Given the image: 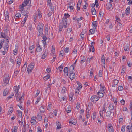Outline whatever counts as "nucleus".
Returning <instances> with one entry per match:
<instances>
[{
	"instance_id": "c9c22d12",
	"label": "nucleus",
	"mask_w": 132,
	"mask_h": 132,
	"mask_svg": "<svg viewBox=\"0 0 132 132\" xmlns=\"http://www.w3.org/2000/svg\"><path fill=\"white\" fill-rule=\"evenodd\" d=\"M92 25L95 28H96V27H97V21H93L92 22Z\"/></svg>"
},
{
	"instance_id": "774afa93",
	"label": "nucleus",
	"mask_w": 132,
	"mask_h": 132,
	"mask_svg": "<svg viewBox=\"0 0 132 132\" xmlns=\"http://www.w3.org/2000/svg\"><path fill=\"white\" fill-rule=\"evenodd\" d=\"M51 54V55H52L53 56V58L55 59L56 57V55L54 53H52V54Z\"/></svg>"
},
{
	"instance_id": "4be33fe9",
	"label": "nucleus",
	"mask_w": 132,
	"mask_h": 132,
	"mask_svg": "<svg viewBox=\"0 0 132 132\" xmlns=\"http://www.w3.org/2000/svg\"><path fill=\"white\" fill-rule=\"evenodd\" d=\"M29 129V126L28 125H26L24 127V129L25 130H22V132H26V131H27L28 129Z\"/></svg>"
},
{
	"instance_id": "58836bf2",
	"label": "nucleus",
	"mask_w": 132,
	"mask_h": 132,
	"mask_svg": "<svg viewBox=\"0 0 132 132\" xmlns=\"http://www.w3.org/2000/svg\"><path fill=\"white\" fill-rule=\"evenodd\" d=\"M79 90L78 89L76 88L75 90V95L76 96H77L78 95L79 93Z\"/></svg>"
},
{
	"instance_id": "7c9ffc66",
	"label": "nucleus",
	"mask_w": 132,
	"mask_h": 132,
	"mask_svg": "<svg viewBox=\"0 0 132 132\" xmlns=\"http://www.w3.org/2000/svg\"><path fill=\"white\" fill-rule=\"evenodd\" d=\"M63 64H62L58 68V70H59L60 72H61L63 69Z\"/></svg>"
},
{
	"instance_id": "c756f323",
	"label": "nucleus",
	"mask_w": 132,
	"mask_h": 132,
	"mask_svg": "<svg viewBox=\"0 0 132 132\" xmlns=\"http://www.w3.org/2000/svg\"><path fill=\"white\" fill-rule=\"evenodd\" d=\"M26 6V4H25L23 3L22 5L20 7V9L22 11L23 10L24 7Z\"/></svg>"
},
{
	"instance_id": "b1692460",
	"label": "nucleus",
	"mask_w": 132,
	"mask_h": 132,
	"mask_svg": "<svg viewBox=\"0 0 132 132\" xmlns=\"http://www.w3.org/2000/svg\"><path fill=\"white\" fill-rule=\"evenodd\" d=\"M126 128L128 129L127 131L128 132H130V131L132 130V126H127Z\"/></svg>"
},
{
	"instance_id": "dca6fc26",
	"label": "nucleus",
	"mask_w": 132,
	"mask_h": 132,
	"mask_svg": "<svg viewBox=\"0 0 132 132\" xmlns=\"http://www.w3.org/2000/svg\"><path fill=\"white\" fill-rule=\"evenodd\" d=\"M114 105L112 103H110L108 107L109 109L110 110H113L114 109Z\"/></svg>"
},
{
	"instance_id": "79ce46f5",
	"label": "nucleus",
	"mask_w": 132,
	"mask_h": 132,
	"mask_svg": "<svg viewBox=\"0 0 132 132\" xmlns=\"http://www.w3.org/2000/svg\"><path fill=\"white\" fill-rule=\"evenodd\" d=\"M42 50L41 47H37L36 49V51L37 52H39Z\"/></svg>"
},
{
	"instance_id": "bf43d9fd",
	"label": "nucleus",
	"mask_w": 132,
	"mask_h": 132,
	"mask_svg": "<svg viewBox=\"0 0 132 132\" xmlns=\"http://www.w3.org/2000/svg\"><path fill=\"white\" fill-rule=\"evenodd\" d=\"M95 5H96V7H97L99 6V5L98 4L97 0H95Z\"/></svg>"
},
{
	"instance_id": "6ab92c4d",
	"label": "nucleus",
	"mask_w": 132,
	"mask_h": 132,
	"mask_svg": "<svg viewBox=\"0 0 132 132\" xmlns=\"http://www.w3.org/2000/svg\"><path fill=\"white\" fill-rule=\"evenodd\" d=\"M42 114L40 113H38L37 118L39 121H40L42 119Z\"/></svg>"
},
{
	"instance_id": "423d86ee",
	"label": "nucleus",
	"mask_w": 132,
	"mask_h": 132,
	"mask_svg": "<svg viewBox=\"0 0 132 132\" xmlns=\"http://www.w3.org/2000/svg\"><path fill=\"white\" fill-rule=\"evenodd\" d=\"M106 116L108 118H112L114 116V112L112 113L110 111H108L106 113Z\"/></svg>"
},
{
	"instance_id": "2f4dec72",
	"label": "nucleus",
	"mask_w": 132,
	"mask_h": 132,
	"mask_svg": "<svg viewBox=\"0 0 132 132\" xmlns=\"http://www.w3.org/2000/svg\"><path fill=\"white\" fill-rule=\"evenodd\" d=\"M50 78V76L49 75H47L46 76L44 77L43 79L45 80L46 81Z\"/></svg>"
},
{
	"instance_id": "9b49d317",
	"label": "nucleus",
	"mask_w": 132,
	"mask_h": 132,
	"mask_svg": "<svg viewBox=\"0 0 132 132\" xmlns=\"http://www.w3.org/2000/svg\"><path fill=\"white\" fill-rule=\"evenodd\" d=\"M104 93L103 90H100L97 93L98 95V97H102L104 96L103 93Z\"/></svg>"
},
{
	"instance_id": "052dcab7",
	"label": "nucleus",
	"mask_w": 132,
	"mask_h": 132,
	"mask_svg": "<svg viewBox=\"0 0 132 132\" xmlns=\"http://www.w3.org/2000/svg\"><path fill=\"white\" fill-rule=\"evenodd\" d=\"M18 51L17 50L15 49L13 51V53L14 55H16Z\"/></svg>"
},
{
	"instance_id": "f3484780",
	"label": "nucleus",
	"mask_w": 132,
	"mask_h": 132,
	"mask_svg": "<svg viewBox=\"0 0 132 132\" xmlns=\"http://www.w3.org/2000/svg\"><path fill=\"white\" fill-rule=\"evenodd\" d=\"M75 77V75L74 73H72L69 75V77L71 80L73 79Z\"/></svg>"
},
{
	"instance_id": "20e7f679",
	"label": "nucleus",
	"mask_w": 132,
	"mask_h": 132,
	"mask_svg": "<svg viewBox=\"0 0 132 132\" xmlns=\"http://www.w3.org/2000/svg\"><path fill=\"white\" fill-rule=\"evenodd\" d=\"M9 76V75L5 74V77L3 78V82L6 84H7L9 83V81L10 79Z\"/></svg>"
},
{
	"instance_id": "a211bd4d",
	"label": "nucleus",
	"mask_w": 132,
	"mask_h": 132,
	"mask_svg": "<svg viewBox=\"0 0 132 132\" xmlns=\"http://www.w3.org/2000/svg\"><path fill=\"white\" fill-rule=\"evenodd\" d=\"M101 61L102 62H103V65L105 67V61L104 55H103L102 56Z\"/></svg>"
},
{
	"instance_id": "ddd939ff",
	"label": "nucleus",
	"mask_w": 132,
	"mask_h": 132,
	"mask_svg": "<svg viewBox=\"0 0 132 132\" xmlns=\"http://www.w3.org/2000/svg\"><path fill=\"white\" fill-rule=\"evenodd\" d=\"M68 71L69 70L68 67H66L64 68V75L65 76H68Z\"/></svg>"
},
{
	"instance_id": "603ef678",
	"label": "nucleus",
	"mask_w": 132,
	"mask_h": 132,
	"mask_svg": "<svg viewBox=\"0 0 132 132\" xmlns=\"http://www.w3.org/2000/svg\"><path fill=\"white\" fill-rule=\"evenodd\" d=\"M96 113L95 112H94L93 114V117L92 118L94 120L96 118Z\"/></svg>"
},
{
	"instance_id": "338daca9",
	"label": "nucleus",
	"mask_w": 132,
	"mask_h": 132,
	"mask_svg": "<svg viewBox=\"0 0 132 132\" xmlns=\"http://www.w3.org/2000/svg\"><path fill=\"white\" fill-rule=\"evenodd\" d=\"M125 126H123L121 129V131H122V132H125Z\"/></svg>"
},
{
	"instance_id": "4468645a",
	"label": "nucleus",
	"mask_w": 132,
	"mask_h": 132,
	"mask_svg": "<svg viewBox=\"0 0 132 132\" xmlns=\"http://www.w3.org/2000/svg\"><path fill=\"white\" fill-rule=\"evenodd\" d=\"M74 70V68L73 66L71 65L69 69V74H71L72 73H73V71Z\"/></svg>"
},
{
	"instance_id": "412c9836",
	"label": "nucleus",
	"mask_w": 132,
	"mask_h": 132,
	"mask_svg": "<svg viewBox=\"0 0 132 132\" xmlns=\"http://www.w3.org/2000/svg\"><path fill=\"white\" fill-rule=\"evenodd\" d=\"M40 112L41 113H43L45 111V109L43 106H41L40 108Z\"/></svg>"
},
{
	"instance_id": "f03ea898",
	"label": "nucleus",
	"mask_w": 132,
	"mask_h": 132,
	"mask_svg": "<svg viewBox=\"0 0 132 132\" xmlns=\"http://www.w3.org/2000/svg\"><path fill=\"white\" fill-rule=\"evenodd\" d=\"M37 29L39 32L38 36H40L43 34V27L40 24L38 26Z\"/></svg>"
},
{
	"instance_id": "f257e3e1",
	"label": "nucleus",
	"mask_w": 132,
	"mask_h": 132,
	"mask_svg": "<svg viewBox=\"0 0 132 132\" xmlns=\"http://www.w3.org/2000/svg\"><path fill=\"white\" fill-rule=\"evenodd\" d=\"M67 19L66 18H63L62 22H61L59 24V31H61L63 27H64L65 28H66L67 25Z\"/></svg>"
},
{
	"instance_id": "680f3d73",
	"label": "nucleus",
	"mask_w": 132,
	"mask_h": 132,
	"mask_svg": "<svg viewBox=\"0 0 132 132\" xmlns=\"http://www.w3.org/2000/svg\"><path fill=\"white\" fill-rule=\"evenodd\" d=\"M99 114H100V116L102 117V118L103 119L104 118H103V117L102 116V115L103 114V111H100V113H99Z\"/></svg>"
},
{
	"instance_id": "e2e57ef3",
	"label": "nucleus",
	"mask_w": 132,
	"mask_h": 132,
	"mask_svg": "<svg viewBox=\"0 0 132 132\" xmlns=\"http://www.w3.org/2000/svg\"><path fill=\"white\" fill-rule=\"evenodd\" d=\"M17 62H21L22 61V59L20 56L18 57L17 59Z\"/></svg>"
},
{
	"instance_id": "de8ad7c7",
	"label": "nucleus",
	"mask_w": 132,
	"mask_h": 132,
	"mask_svg": "<svg viewBox=\"0 0 132 132\" xmlns=\"http://www.w3.org/2000/svg\"><path fill=\"white\" fill-rule=\"evenodd\" d=\"M42 37L43 40L46 41L47 39V38L45 35H43L42 36Z\"/></svg>"
},
{
	"instance_id": "49530a36",
	"label": "nucleus",
	"mask_w": 132,
	"mask_h": 132,
	"mask_svg": "<svg viewBox=\"0 0 132 132\" xmlns=\"http://www.w3.org/2000/svg\"><path fill=\"white\" fill-rule=\"evenodd\" d=\"M41 99V98L40 97H38L37 101L35 103V104H37L40 101Z\"/></svg>"
},
{
	"instance_id": "69168bd1",
	"label": "nucleus",
	"mask_w": 132,
	"mask_h": 132,
	"mask_svg": "<svg viewBox=\"0 0 132 132\" xmlns=\"http://www.w3.org/2000/svg\"><path fill=\"white\" fill-rule=\"evenodd\" d=\"M13 111V108L12 107H11L10 108V109L9 110V112H10L11 113H12Z\"/></svg>"
},
{
	"instance_id": "e433bc0d",
	"label": "nucleus",
	"mask_w": 132,
	"mask_h": 132,
	"mask_svg": "<svg viewBox=\"0 0 132 132\" xmlns=\"http://www.w3.org/2000/svg\"><path fill=\"white\" fill-rule=\"evenodd\" d=\"M49 6L50 7L51 11L53 12V11H54V6L52 4H50Z\"/></svg>"
},
{
	"instance_id": "a18cd8bd",
	"label": "nucleus",
	"mask_w": 132,
	"mask_h": 132,
	"mask_svg": "<svg viewBox=\"0 0 132 132\" xmlns=\"http://www.w3.org/2000/svg\"><path fill=\"white\" fill-rule=\"evenodd\" d=\"M98 76L100 77H101L102 76V71L101 70H100L99 71Z\"/></svg>"
},
{
	"instance_id": "aec40b11",
	"label": "nucleus",
	"mask_w": 132,
	"mask_h": 132,
	"mask_svg": "<svg viewBox=\"0 0 132 132\" xmlns=\"http://www.w3.org/2000/svg\"><path fill=\"white\" fill-rule=\"evenodd\" d=\"M112 7V5L110 3L107 4L106 5V7L108 10L110 9Z\"/></svg>"
},
{
	"instance_id": "ea45409f",
	"label": "nucleus",
	"mask_w": 132,
	"mask_h": 132,
	"mask_svg": "<svg viewBox=\"0 0 132 132\" xmlns=\"http://www.w3.org/2000/svg\"><path fill=\"white\" fill-rule=\"evenodd\" d=\"M20 104H18L17 106L19 107L20 109L22 110H23V108L21 106L22 105V104L21 103L22 102H20Z\"/></svg>"
},
{
	"instance_id": "c03bdc74",
	"label": "nucleus",
	"mask_w": 132,
	"mask_h": 132,
	"mask_svg": "<svg viewBox=\"0 0 132 132\" xmlns=\"http://www.w3.org/2000/svg\"><path fill=\"white\" fill-rule=\"evenodd\" d=\"M119 82V81L117 79H115L114 80V85H117Z\"/></svg>"
},
{
	"instance_id": "473e14b6",
	"label": "nucleus",
	"mask_w": 132,
	"mask_h": 132,
	"mask_svg": "<svg viewBox=\"0 0 132 132\" xmlns=\"http://www.w3.org/2000/svg\"><path fill=\"white\" fill-rule=\"evenodd\" d=\"M8 47L9 46L7 43L5 46L4 47V50L5 51V52H7V51Z\"/></svg>"
},
{
	"instance_id": "5fc2aeb1",
	"label": "nucleus",
	"mask_w": 132,
	"mask_h": 132,
	"mask_svg": "<svg viewBox=\"0 0 132 132\" xmlns=\"http://www.w3.org/2000/svg\"><path fill=\"white\" fill-rule=\"evenodd\" d=\"M118 89L119 91H122L123 90V88L122 86H119L118 87Z\"/></svg>"
},
{
	"instance_id": "13d9d810",
	"label": "nucleus",
	"mask_w": 132,
	"mask_h": 132,
	"mask_svg": "<svg viewBox=\"0 0 132 132\" xmlns=\"http://www.w3.org/2000/svg\"><path fill=\"white\" fill-rule=\"evenodd\" d=\"M72 29L71 28H68L67 29V31L68 33H69L72 31Z\"/></svg>"
},
{
	"instance_id": "0e129e2a",
	"label": "nucleus",
	"mask_w": 132,
	"mask_h": 132,
	"mask_svg": "<svg viewBox=\"0 0 132 132\" xmlns=\"http://www.w3.org/2000/svg\"><path fill=\"white\" fill-rule=\"evenodd\" d=\"M86 58L84 56L83 57L81 58V61L83 62H85V61Z\"/></svg>"
},
{
	"instance_id": "5701e85b",
	"label": "nucleus",
	"mask_w": 132,
	"mask_h": 132,
	"mask_svg": "<svg viewBox=\"0 0 132 132\" xmlns=\"http://www.w3.org/2000/svg\"><path fill=\"white\" fill-rule=\"evenodd\" d=\"M21 16V14L20 13H18L16 14L15 16H14L15 18H14L15 19H18Z\"/></svg>"
},
{
	"instance_id": "f704fd0d",
	"label": "nucleus",
	"mask_w": 132,
	"mask_h": 132,
	"mask_svg": "<svg viewBox=\"0 0 132 132\" xmlns=\"http://www.w3.org/2000/svg\"><path fill=\"white\" fill-rule=\"evenodd\" d=\"M19 86L17 87V86H14V90L16 92H18L19 88Z\"/></svg>"
},
{
	"instance_id": "72a5a7b5",
	"label": "nucleus",
	"mask_w": 132,
	"mask_h": 132,
	"mask_svg": "<svg viewBox=\"0 0 132 132\" xmlns=\"http://www.w3.org/2000/svg\"><path fill=\"white\" fill-rule=\"evenodd\" d=\"M94 46H90L89 50V52H90L92 51L93 52L94 51Z\"/></svg>"
},
{
	"instance_id": "bb28decb",
	"label": "nucleus",
	"mask_w": 132,
	"mask_h": 132,
	"mask_svg": "<svg viewBox=\"0 0 132 132\" xmlns=\"http://www.w3.org/2000/svg\"><path fill=\"white\" fill-rule=\"evenodd\" d=\"M47 51H45L44 52L42 57V59H44L46 57V56L47 55Z\"/></svg>"
},
{
	"instance_id": "c85d7f7f",
	"label": "nucleus",
	"mask_w": 132,
	"mask_h": 132,
	"mask_svg": "<svg viewBox=\"0 0 132 132\" xmlns=\"http://www.w3.org/2000/svg\"><path fill=\"white\" fill-rule=\"evenodd\" d=\"M18 129V127H17L14 126V128L11 129L12 132H17Z\"/></svg>"
},
{
	"instance_id": "3c124183",
	"label": "nucleus",
	"mask_w": 132,
	"mask_h": 132,
	"mask_svg": "<svg viewBox=\"0 0 132 132\" xmlns=\"http://www.w3.org/2000/svg\"><path fill=\"white\" fill-rule=\"evenodd\" d=\"M66 91V88L65 87H64L62 90V92L64 93Z\"/></svg>"
},
{
	"instance_id": "37998d69",
	"label": "nucleus",
	"mask_w": 132,
	"mask_h": 132,
	"mask_svg": "<svg viewBox=\"0 0 132 132\" xmlns=\"http://www.w3.org/2000/svg\"><path fill=\"white\" fill-rule=\"evenodd\" d=\"M89 32L90 34H93L95 32V29H91L89 30Z\"/></svg>"
},
{
	"instance_id": "393cba45",
	"label": "nucleus",
	"mask_w": 132,
	"mask_h": 132,
	"mask_svg": "<svg viewBox=\"0 0 132 132\" xmlns=\"http://www.w3.org/2000/svg\"><path fill=\"white\" fill-rule=\"evenodd\" d=\"M8 91L7 89H5L4 91L3 94L4 96L8 94Z\"/></svg>"
},
{
	"instance_id": "f8f14e48",
	"label": "nucleus",
	"mask_w": 132,
	"mask_h": 132,
	"mask_svg": "<svg viewBox=\"0 0 132 132\" xmlns=\"http://www.w3.org/2000/svg\"><path fill=\"white\" fill-rule=\"evenodd\" d=\"M116 22H117V26L116 27V28L117 30H119L122 27V25L119 22H118V21H117V20L116 21Z\"/></svg>"
},
{
	"instance_id": "1a4fd4ad",
	"label": "nucleus",
	"mask_w": 132,
	"mask_h": 132,
	"mask_svg": "<svg viewBox=\"0 0 132 132\" xmlns=\"http://www.w3.org/2000/svg\"><path fill=\"white\" fill-rule=\"evenodd\" d=\"M29 9H27V10H23L22 11V14L24 16L28 15H27L29 13Z\"/></svg>"
},
{
	"instance_id": "a878e982",
	"label": "nucleus",
	"mask_w": 132,
	"mask_h": 132,
	"mask_svg": "<svg viewBox=\"0 0 132 132\" xmlns=\"http://www.w3.org/2000/svg\"><path fill=\"white\" fill-rule=\"evenodd\" d=\"M91 12L92 13V14L93 15H95L96 14V12L95 9V8H92Z\"/></svg>"
},
{
	"instance_id": "09e8293b",
	"label": "nucleus",
	"mask_w": 132,
	"mask_h": 132,
	"mask_svg": "<svg viewBox=\"0 0 132 132\" xmlns=\"http://www.w3.org/2000/svg\"><path fill=\"white\" fill-rule=\"evenodd\" d=\"M18 114L19 116H22V112L19 110H18L17 111Z\"/></svg>"
},
{
	"instance_id": "4d7b16f0",
	"label": "nucleus",
	"mask_w": 132,
	"mask_h": 132,
	"mask_svg": "<svg viewBox=\"0 0 132 132\" xmlns=\"http://www.w3.org/2000/svg\"><path fill=\"white\" fill-rule=\"evenodd\" d=\"M83 17H81L80 18H77L76 19V20L77 21V22L78 23L79 22V20H82V19Z\"/></svg>"
},
{
	"instance_id": "7ed1b4c3",
	"label": "nucleus",
	"mask_w": 132,
	"mask_h": 132,
	"mask_svg": "<svg viewBox=\"0 0 132 132\" xmlns=\"http://www.w3.org/2000/svg\"><path fill=\"white\" fill-rule=\"evenodd\" d=\"M15 96L17 100L19 102H22L21 100H22L24 98V95H22L21 96H20L18 93V92H16L15 94Z\"/></svg>"
},
{
	"instance_id": "cd10ccee",
	"label": "nucleus",
	"mask_w": 132,
	"mask_h": 132,
	"mask_svg": "<svg viewBox=\"0 0 132 132\" xmlns=\"http://www.w3.org/2000/svg\"><path fill=\"white\" fill-rule=\"evenodd\" d=\"M14 18L15 17H14L13 19V22L14 23H15L16 24H18L20 23V21H18L17 20H18V19H15Z\"/></svg>"
},
{
	"instance_id": "6e6d98bb",
	"label": "nucleus",
	"mask_w": 132,
	"mask_h": 132,
	"mask_svg": "<svg viewBox=\"0 0 132 132\" xmlns=\"http://www.w3.org/2000/svg\"><path fill=\"white\" fill-rule=\"evenodd\" d=\"M40 91H39V90L38 89H37V93L35 95V97H36L37 96H38V95L40 93Z\"/></svg>"
},
{
	"instance_id": "39448f33",
	"label": "nucleus",
	"mask_w": 132,
	"mask_h": 132,
	"mask_svg": "<svg viewBox=\"0 0 132 132\" xmlns=\"http://www.w3.org/2000/svg\"><path fill=\"white\" fill-rule=\"evenodd\" d=\"M34 64L33 63H31L28 66L27 68V71L28 73L31 72L32 70L33 69Z\"/></svg>"
},
{
	"instance_id": "4c0bfd02",
	"label": "nucleus",
	"mask_w": 132,
	"mask_h": 132,
	"mask_svg": "<svg viewBox=\"0 0 132 132\" xmlns=\"http://www.w3.org/2000/svg\"><path fill=\"white\" fill-rule=\"evenodd\" d=\"M129 50V46L128 45L126 46L124 48V50L125 51Z\"/></svg>"
},
{
	"instance_id": "9d476101",
	"label": "nucleus",
	"mask_w": 132,
	"mask_h": 132,
	"mask_svg": "<svg viewBox=\"0 0 132 132\" xmlns=\"http://www.w3.org/2000/svg\"><path fill=\"white\" fill-rule=\"evenodd\" d=\"M36 118L34 116H33L31 118L30 122L32 125H35L36 123Z\"/></svg>"
},
{
	"instance_id": "0eeeda50",
	"label": "nucleus",
	"mask_w": 132,
	"mask_h": 132,
	"mask_svg": "<svg viewBox=\"0 0 132 132\" xmlns=\"http://www.w3.org/2000/svg\"><path fill=\"white\" fill-rule=\"evenodd\" d=\"M99 99V97L96 95H94L91 97L90 100L92 102H94V101H98Z\"/></svg>"
},
{
	"instance_id": "8fccbe9b",
	"label": "nucleus",
	"mask_w": 132,
	"mask_h": 132,
	"mask_svg": "<svg viewBox=\"0 0 132 132\" xmlns=\"http://www.w3.org/2000/svg\"><path fill=\"white\" fill-rule=\"evenodd\" d=\"M69 107H68L67 108H66L65 110L67 111V113H68L71 112V110L69 109Z\"/></svg>"
},
{
	"instance_id": "a19ab883",
	"label": "nucleus",
	"mask_w": 132,
	"mask_h": 132,
	"mask_svg": "<svg viewBox=\"0 0 132 132\" xmlns=\"http://www.w3.org/2000/svg\"><path fill=\"white\" fill-rule=\"evenodd\" d=\"M29 2H30L31 3V1L30 0H24L23 3H24L25 4H26V5L27 4L29 3Z\"/></svg>"
},
{
	"instance_id": "6e6552de",
	"label": "nucleus",
	"mask_w": 132,
	"mask_h": 132,
	"mask_svg": "<svg viewBox=\"0 0 132 132\" xmlns=\"http://www.w3.org/2000/svg\"><path fill=\"white\" fill-rule=\"evenodd\" d=\"M108 130L109 132H114V129L111 124H108Z\"/></svg>"
},
{
	"instance_id": "2eb2a0df",
	"label": "nucleus",
	"mask_w": 132,
	"mask_h": 132,
	"mask_svg": "<svg viewBox=\"0 0 132 132\" xmlns=\"http://www.w3.org/2000/svg\"><path fill=\"white\" fill-rule=\"evenodd\" d=\"M125 14L126 15L129 14L130 13V8L129 6H128L126 8L125 11Z\"/></svg>"
},
{
	"instance_id": "864d4df0",
	"label": "nucleus",
	"mask_w": 132,
	"mask_h": 132,
	"mask_svg": "<svg viewBox=\"0 0 132 132\" xmlns=\"http://www.w3.org/2000/svg\"><path fill=\"white\" fill-rule=\"evenodd\" d=\"M48 29L47 27H46L45 30V34L46 35L48 34Z\"/></svg>"
}]
</instances>
